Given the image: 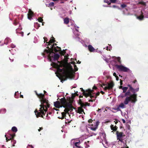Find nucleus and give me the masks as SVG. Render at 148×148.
<instances>
[{"label":"nucleus","mask_w":148,"mask_h":148,"mask_svg":"<svg viewBox=\"0 0 148 148\" xmlns=\"http://www.w3.org/2000/svg\"><path fill=\"white\" fill-rule=\"evenodd\" d=\"M18 94V92L17 91V92H16L15 94V97L16 98H18V95L17 96V94Z\"/></svg>","instance_id":"obj_28"},{"label":"nucleus","mask_w":148,"mask_h":148,"mask_svg":"<svg viewBox=\"0 0 148 148\" xmlns=\"http://www.w3.org/2000/svg\"><path fill=\"white\" fill-rule=\"evenodd\" d=\"M87 130L88 131V129L87 128Z\"/></svg>","instance_id":"obj_63"},{"label":"nucleus","mask_w":148,"mask_h":148,"mask_svg":"<svg viewBox=\"0 0 148 148\" xmlns=\"http://www.w3.org/2000/svg\"><path fill=\"white\" fill-rule=\"evenodd\" d=\"M55 110H56V111H58V109H55Z\"/></svg>","instance_id":"obj_59"},{"label":"nucleus","mask_w":148,"mask_h":148,"mask_svg":"<svg viewBox=\"0 0 148 148\" xmlns=\"http://www.w3.org/2000/svg\"><path fill=\"white\" fill-rule=\"evenodd\" d=\"M94 88H95V89H96V87H94Z\"/></svg>","instance_id":"obj_61"},{"label":"nucleus","mask_w":148,"mask_h":148,"mask_svg":"<svg viewBox=\"0 0 148 148\" xmlns=\"http://www.w3.org/2000/svg\"><path fill=\"white\" fill-rule=\"evenodd\" d=\"M101 92L102 93V94H103L104 93V92L102 91H101Z\"/></svg>","instance_id":"obj_46"},{"label":"nucleus","mask_w":148,"mask_h":148,"mask_svg":"<svg viewBox=\"0 0 148 148\" xmlns=\"http://www.w3.org/2000/svg\"><path fill=\"white\" fill-rule=\"evenodd\" d=\"M88 122L90 123L88 125V128L91 130L95 131L98 128L99 122L98 121H93L91 119H89L88 120Z\"/></svg>","instance_id":"obj_5"},{"label":"nucleus","mask_w":148,"mask_h":148,"mask_svg":"<svg viewBox=\"0 0 148 148\" xmlns=\"http://www.w3.org/2000/svg\"><path fill=\"white\" fill-rule=\"evenodd\" d=\"M76 30L77 32H78V30L77 29H76Z\"/></svg>","instance_id":"obj_58"},{"label":"nucleus","mask_w":148,"mask_h":148,"mask_svg":"<svg viewBox=\"0 0 148 148\" xmlns=\"http://www.w3.org/2000/svg\"><path fill=\"white\" fill-rule=\"evenodd\" d=\"M117 123V122H115V124H116Z\"/></svg>","instance_id":"obj_62"},{"label":"nucleus","mask_w":148,"mask_h":148,"mask_svg":"<svg viewBox=\"0 0 148 148\" xmlns=\"http://www.w3.org/2000/svg\"><path fill=\"white\" fill-rule=\"evenodd\" d=\"M116 67L118 70L120 71H123L124 72H127L129 70V69L121 65H117Z\"/></svg>","instance_id":"obj_7"},{"label":"nucleus","mask_w":148,"mask_h":148,"mask_svg":"<svg viewBox=\"0 0 148 148\" xmlns=\"http://www.w3.org/2000/svg\"><path fill=\"white\" fill-rule=\"evenodd\" d=\"M112 110H115L116 112L119 111H121V110L119 108V106H118L116 108H112ZM112 111H113L112 110Z\"/></svg>","instance_id":"obj_20"},{"label":"nucleus","mask_w":148,"mask_h":148,"mask_svg":"<svg viewBox=\"0 0 148 148\" xmlns=\"http://www.w3.org/2000/svg\"><path fill=\"white\" fill-rule=\"evenodd\" d=\"M54 5V3L53 2H52L51 3H49V7H50V6H53Z\"/></svg>","instance_id":"obj_29"},{"label":"nucleus","mask_w":148,"mask_h":148,"mask_svg":"<svg viewBox=\"0 0 148 148\" xmlns=\"http://www.w3.org/2000/svg\"><path fill=\"white\" fill-rule=\"evenodd\" d=\"M20 97L23 98V95H20Z\"/></svg>","instance_id":"obj_48"},{"label":"nucleus","mask_w":148,"mask_h":148,"mask_svg":"<svg viewBox=\"0 0 148 148\" xmlns=\"http://www.w3.org/2000/svg\"><path fill=\"white\" fill-rule=\"evenodd\" d=\"M128 88L127 87H123L122 88L123 92H125L127 90Z\"/></svg>","instance_id":"obj_21"},{"label":"nucleus","mask_w":148,"mask_h":148,"mask_svg":"<svg viewBox=\"0 0 148 148\" xmlns=\"http://www.w3.org/2000/svg\"><path fill=\"white\" fill-rule=\"evenodd\" d=\"M74 69L75 71H76L78 70V69L75 65L74 66Z\"/></svg>","instance_id":"obj_30"},{"label":"nucleus","mask_w":148,"mask_h":148,"mask_svg":"<svg viewBox=\"0 0 148 148\" xmlns=\"http://www.w3.org/2000/svg\"><path fill=\"white\" fill-rule=\"evenodd\" d=\"M11 47L12 48H14L15 47V46L13 44H11Z\"/></svg>","instance_id":"obj_36"},{"label":"nucleus","mask_w":148,"mask_h":148,"mask_svg":"<svg viewBox=\"0 0 148 148\" xmlns=\"http://www.w3.org/2000/svg\"><path fill=\"white\" fill-rule=\"evenodd\" d=\"M27 148H34L31 145H29L27 146Z\"/></svg>","instance_id":"obj_37"},{"label":"nucleus","mask_w":148,"mask_h":148,"mask_svg":"<svg viewBox=\"0 0 148 148\" xmlns=\"http://www.w3.org/2000/svg\"><path fill=\"white\" fill-rule=\"evenodd\" d=\"M55 41L54 39H51L49 42H47L49 45H50V48H49V50L45 49L42 54L44 57H47L50 61L51 62V65L57 69V72L56 73V76L60 79L64 77L66 78H70L72 76L71 73L69 72L63 68L60 69V67H62L63 64L62 62L58 60L59 57V54H55L54 52H56L60 51V53L64 55L65 51H62L61 48L58 47H55L56 45H51Z\"/></svg>","instance_id":"obj_1"},{"label":"nucleus","mask_w":148,"mask_h":148,"mask_svg":"<svg viewBox=\"0 0 148 148\" xmlns=\"http://www.w3.org/2000/svg\"><path fill=\"white\" fill-rule=\"evenodd\" d=\"M21 35L22 36H23V32H21Z\"/></svg>","instance_id":"obj_44"},{"label":"nucleus","mask_w":148,"mask_h":148,"mask_svg":"<svg viewBox=\"0 0 148 148\" xmlns=\"http://www.w3.org/2000/svg\"><path fill=\"white\" fill-rule=\"evenodd\" d=\"M64 23L65 24H67L69 22V20L68 18H66L64 19Z\"/></svg>","instance_id":"obj_18"},{"label":"nucleus","mask_w":148,"mask_h":148,"mask_svg":"<svg viewBox=\"0 0 148 148\" xmlns=\"http://www.w3.org/2000/svg\"><path fill=\"white\" fill-rule=\"evenodd\" d=\"M112 7H113V8H116V7H117V8H118V9H120V8H119V7H116L115 5H113L112 6Z\"/></svg>","instance_id":"obj_41"},{"label":"nucleus","mask_w":148,"mask_h":148,"mask_svg":"<svg viewBox=\"0 0 148 148\" xmlns=\"http://www.w3.org/2000/svg\"><path fill=\"white\" fill-rule=\"evenodd\" d=\"M111 48H112L111 46L110 45V46L109 47H107V50L110 51V49H111Z\"/></svg>","instance_id":"obj_31"},{"label":"nucleus","mask_w":148,"mask_h":148,"mask_svg":"<svg viewBox=\"0 0 148 148\" xmlns=\"http://www.w3.org/2000/svg\"><path fill=\"white\" fill-rule=\"evenodd\" d=\"M82 90V91L83 92L84 95L86 97H87L88 96H90V97L92 96L91 95V91L90 90H88L87 91H85L84 90H83L82 88H80Z\"/></svg>","instance_id":"obj_8"},{"label":"nucleus","mask_w":148,"mask_h":148,"mask_svg":"<svg viewBox=\"0 0 148 148\" xmlns=\"http://www.w3.org/2000/svg\"><path fill=\"white\" fill-rule=\"evenodd\" d=\"M36 95L40 99L41 104L40 105V108L38 110L36 109L34 111L35 115L37 117L40 116L43 118V115H45L47 111V109L49 107L50 104L49 103L48 101L44 98L45 95L44 94H40Z\"/></svg>","instance_id":"obj_3"},{"label":"nucleus","mask_w":148,"mask_h":148,"mask_svg":"<svg viewBox=\"0 0 148 148\" xmlns=\"http://www.w3.org/2000/svg\"><path fill=\"white\" fill-rule=\"evenodd\" d=\"M43 129V128L42 127H40L39 129H38V131L40 132V131L41 130H42Z\"/></svg>","instance_id":"obj_39"},{"label":"nucleus","mask_w":148,"mask_h":148,"mask_svg":"<svg viewBox=\"0 0 148 148\" xmlns=\"http://www.w3.org/2000/svg\"><path fill=\"white\" fill-rule=\"evenodd\" d=\"M79 64H80V63H81V62H79V61H78V62H77Z\"/></svg>","instance_id":"obj_53"},{"label":"nucleus","mask_w":148,"mask_h":148,"mask_svg":"<svg viewBox=\"0 0 148 148\" xmlns=\"http://www.w3.org/2000/svg\"><path fill=\"white\" fill-rule=\"evenodd\" d=\"M93 135H96V134H95L94 133H93Z\"/></svg>","instance_id":"obj_57"},{"label":"nucleus","mask_w":148,"mask_h":148,"mask_svg":"<svg viewBox=\"0 0 148 148\" xmlns=\"http://www.w3.org/2000/svg\"><path fill=\"white\" fill-rule=\"evenodd\" d=\"M128 86L129 87V89L125 94V95L126 97L123 103H121L118 106L119 108H125V106L124 104L127 105L130 102L134 103L137 101V94L135 93L138 91L139 88L134 89L132 88L130 85H128Z\"/></svg>","instance_id":"obj_2"},{"label":"nucleus","mask_w":148,"mask_h":148,"mask_svg":"<svg viewBox=\"0 0 148 148\" xmlns=\"http://www.w3.org/2000/svg\"><path fill=\"white\" fill-rule=\"evenodd\" d=\"M10 136L9 138V139L8 138V137H6V135H5V136L6 138V141L7 142H8V140H9L12 139V138H14V136H15V135L14 134H10Z\"/></svg>","instance_id":"obj_12"},{"label":"nucleus","mask_w":148,"mask_h":148,"mask_svg":"<svg viewBox=\"0 0 148 148\" xmlns=\"http://www.w3.org/2000/svg\"><path fill=\"white\" fill-rule=\"evenodd\" d=\"M142 4H143L144 5H145V3L144 2H142Z\"/></svg>","instance_id":"obj_47"},{"label":"nucleus","mask_w":148,"mask_h":148,"mask_svg":"<svg viewBox=\"0 0 148 148\" xmlns=\"http://www.w3.org/2000/svg\"><path fill=\"white\" fill-rule=\"evenodd\" d=\"M10 42V40L9 38H6L4 40V43L7 44Z\"/></svg>","instance_id":"obj_17"},{"label":"nucleus","mask_w":148,"mask_h":148,"mask_svg":"<svg viewBox=\"0 0 148 148\" xmlns=\"http://www.w3.org/2000/svg\"><path fill=\"white\" fill-rule=\"evenodd\" d=\"M86 105L85 104H84L83 103H81V107L82 108H85V107H86Z\"/></svg>","instance_id":"obj_24"},{"label":"nucleus","mask_w":148,"mask_h":148,"mask_svg":"<svg viewBox=\"0 0 148 148\" xmlns=\"http://www.w3.org/2000/svg\"><path fill=\"white\" fill-rule=\"evenodd\" d=\"M50 119V118H48L47 119H48H48Z\"/></svg>","instance_id":"obj_64"},{"label":"nucleus","mask_w":148,"mask_h":148,"mask_svg":"<svg viewBox=\"0 0 148 148\" xmlns=\"http://www.w3.org/2000/svg\"><path fill=\"white\" fill-rule=\"evenodd\" d=\"M44 42H46V41H47V38H46L45 37H44Z\"/></svg>","instance_id":"obj_40"},{"label":"nucleus","mask_w":148,"mask_h":148,"mask_svg":"<svg viewBox=\"0 0 148 148\" xmlns=\"http://www.w3.org/2000/svg\"><path fill=\"white\" fill-rule=\"evenodd\" d=\"M12 130L13 131L15 132L17 131V129L15 127H13L12 129Z\"/></svg>","instance_id":"obj_22"},{"label":"nucleus","mask_w":148,"mask_h":148,"mask_svg":"<svg viewBox=\"0 0 148 148\" xmlns=\"http://www.w3.org/2000/svg\"><path fill=\"white\" fill-rule=\"evenodd\" d=\"M110 0H104V1L105 3H107L108 5H109L110 4Z\"/></svg>","instance_id":"obj_26"},{"label":"nucleus","mask_w":148,"mask_h":148,"mask_svg":"<svg viewBox=\"0 0 148 148\" xmlns=\"http://www.w3.org/2000/svg\"><path fill=\"white\" fill-rule=\"evenodd\" d=\"M119 88H122H122H123L122 86H120L119 87Z\"/></svg>","instance_id":"obj_49"},{"label":"nucleus","mask_w":148,"mask_h":148,"mask_svg":"<svg viewBox=\"0 0 148 148\" xmlns=\"http://www.w3.org/2000/svg\"><path fill=\"white\" fill-rule=\"evenodd\" d=\"M38 20L39 22H42L43 21V19L42 18L40 17L38 19Z\"/></svg>","instance_id":"obj_32"},{"label":"nucleus","mask_w":148,"mask_h":148,"mask_svg":"<svg viewBox=\"0 0 148 148\" xmlns=\"http://www.w3.org/2000/svg\"><path fill=\"white\" fill-rule=\"evenodd\" d=\"M34 27H35L37 29H38L40 27V25L39 24H38L37 23H35L34 24Z\"/></svg>","instance_id":"obj_23"},{"label":"nucleus","mask_w":148,"mask_h":148,"mask_svg":"<svg viewBox=\"0 0 148 148\" xmlns=\"http://www.w3.org/2000/svg\"><path fill=\"white\" fill-rule=\"evenodd\" d=\"M113 75L116 78V79L117 80H118L119 79L118 77L116 75V74L115 73H114L113 74Z\"/></svg>","instance_id":"obj_25"},{"label":"nucleus","mask_w":148,"mask_h":148,"mask_svg":"<svg viewBox=\"0 0 148 148\" xmlns=\"http://www.w3.org/2000/svg\"><path fill=\"white\" fill-rule=\"evenodd\" d=\"M79 144V142H75L74 143L75 145L77 147H79L78 145Z\"/></svg>","instance_id":"obj_27"},{"label":"nucleus","mask_w":148,"mask_h":148,"mask_svg":"<svg viewBox=\"0 0 148 148\" xmlns=\"http://www.w3.org/2000/svg\"><path fill=\"white\" fill-rule=\"evenodd\" d=\"M27 14L28 18L31 20L32 19V17L33 16V12L30 9L29 10Z\"/></svg>","instance_id":"obj_10"},{"label":"nucleus","mask_w":148,"mask_h":148,"mask_svg":"<svg viewBox=\"0 0 148 148\" xmlns=\"http://www.w3.org/2000/svg\"><path fill=\"white\" fill-rule=\"evenodd\" d=\"M116 1V0H110V2L113 3H115Z\"/></svg>","instance_id":"obj_35"},{"label":"nucleus","mask_w":148,"mask_h":148,"mask_svg":"<svg viewBox=\"0 0 148 148\" xmlns=\"http://www.w3.org/2000/svg\"><path fill=\"white\" fill-rule=\"evenodd\" d=\"M54 105L56 107L58 108L62 107L61 103L58 101H57L54 102Z\"/></svg>","instance_id":"obj_11"},{"label":"nucleus","mask_w":148,"mask_h":148,"mask_svg":"<svg viewBox=\"0 0 148 148\" xmlns=\"http://www.w3.org/2000/svg\"><path fill=\"white\" fill-rule=\"evenodd\" d=\"M101 110V109H98V111H100Z\"/></svg>","instance_id":"obj_54"},{"label":"nucleus","mask_w":148,"mask_h":148,"mask_svg":"<svg viewBox=\"0 0 148 148\" xmlns=\"http://www.w3.org/2000/svg\"><path fill=\"white\" fill-rule=\"evenodd\" d=\"M58 0H52V1H58Z\"/></svg>","instance_id":"obj_50"},{"label":"nucleus","mask_w":148,"mask_h":148,"mask_svg":"<svg viewBox=\"0 0 148 148\" xmlns=\"http://www.w3.org/2000/svg\"><path fill=\"white\" fill-rule=\"evenodd\" d=\"M46 93V92L45 91H44V94H45Z\"/></svg>","instance_id":"obj_55"},{"label":"nucleus","mask_w":148,"mask_h":148,"mask_svg":"<svg viewBox=\"0 0 148 148\" xmlns=\"http://www.w3.org/2000/svg\"><path fill=\"white\" fill-rule=\"evenodd\" d=\"M88 48L89 51L90 52H93L95 50V49L91 45L88 46Z\"/></svg>","instance_id":"obj_14"},{"label":"nucleus","mask_w":148,"mask_h":148,"mask_svg":"<svg viewBox=\"0 0 148 148\" xmlns=\"http://www.w3.org/2000/svg\"><path fill=\"white\" fill-rule=\"evenodd\" d=\"M30 33H28L27 35H28L30 34Z\"/></svg>","instance_id":"obj_60"},{"label":"nucleus","mask_w":148,"mask_h":148,"mask_svg":"<svg viewBox=\"0 0 148 148\" xmlns=\"http://www.w3.org/2000/svg\"><path fill=\"white\" fill-rule=\"evenodd\" d=\"M126 5L125 4H123L121 5V6L123 8H124L126 7Z\"/></svg>","instance_id":"obj_38"},{"label":"nucleus","mask_w":148,"mask_h":148,"mask_svg":"<svg viewBox=\"0 0 148 148\" xmlns=\"http://www.w3.org/2000/svg\"><path fill=\"white\" fill-rule=\"evenodd\" d=\"M77 112L79 114H82L83 113L85 114V112H84L83 109L81 107H79L77 110Z\"/></svg>","instance_id":"obj_13"},{"label":"nucleus","mask_w":148,"mask_h":148,"mask_svg":"<svg viewBox=\"0 0 148 148\" xmlns=\"http://www.w3.org/2000/svg\"><path fill=\"white\" fill-rule=\"evenodd\" d=\"M116 134L117 139L119 141H121V139L123 138V136H125V135L123 134V133L122 132H119L118 131H117Z\"/></svg>","instance_id":"obj_9"},{"label":"nucleus","mask_w":148,"mask_h":148,"mask_svg":"<svg viewBox=\"0 0 148 148\" xmlns=\"http://www.w3.org/2000/svg\"><path fill=\"white\" fill-rule=\"evenodd\" d=\"M61 106H63L65 108L64 111L65 112H61V116H59L58 118L60 119H63L64 118L65 116V113H69V112L70 111V112L72 111L73 108V107H66V102L65 99H62L61 100Z\"/></svg>","instance_id":"obj_4"},{"label":"nucleus","mask_w":148,"mask_h":148,"mask_svg":"<svg viewBox=\"0 0 148 148\" xmlns=\"http://www.w3.org/2000/svg\"><path fill=\"white\" fill-rule=\"evenodd\" d=\"M117 60L119 62V63H120V59L121 58L120 57H118L116 58Z\"/></svg>","instance_id":"obj_33"},{"label":"nucleus","mask_w":148,"mask_h":148,"mask_svg":"<svg viewBox=\"0 0 148 148\" xmlns=\"http://www.w3.org/2000/svg\"><path fill=\"white\" fill-rule=\"evenodd\" d=\"M106 71H105L104 73H103V74L104 75H106Z\"/></svg>","instance_id":"obj_52"},{"label":"nucleus","mask_w":148,"mask_h":148,"mask_svg":"<svg viewBox=\"0 0 148 148\" xmlns=\"http://www.w3.org/2000/svg\"><path fill=\"white\" fill-rule=\"evenodd\" d=\"M143 15H145L146 14L144 13L142 11V15H141L140 16H138L137 17V18L140 20H143L144 18V16Z\"/></svg>","instance_id":"obj_15"},{"label":"nucleus","mask_w":148,"mask_h":148,"mask_svg":"<svg viewBox=\"0 0 148 148\" xmlns=\"http://www.w3.org/2000/svg\"><path fill=\"white\" fill-rule=\"evenodd\" d=\"M99 94H100L99 92H97V93H96V95H97V96H98V95H99Z\"/></svg>","instance_id":"obj_43"},{"label":"nucleus","mask_w":148,"mask_h":148,"mask_svg":"<svg viewBox=\"0 0 148 148\" xmlns=\"http://www.w3.org/2000/svg\"><path fill=\"white\" fill-rule=\"evenodd\" d=\"M114 84L112 82L110 83H107L105 84H103L102 87L104 88L105 90H110L114 86Z\"/></svg>","instance_id":"obj_6"},{"label":"nucleus","mask_w":148,"mask_h":148,"mask_svg":"<svg viewBox=\"0 0 148 148\" xmlns=\"http://www.w3.org/2000/svg\"><path fill=\"white\" fill-rule=\"evenodd\" d=\"M106 7H112L111 6H108V5H107V6H106Z\"/></svg>","instance_id":"obj_51"},{"label":"nucleus","mask_w":148,"mask_h":148,"mask_svg":"<svg viewBox=\"0 0 148 148\" xmlns=\"http://www.w3.org/2000/svg\"><path fill=\"white\" fill-rule=\"evenodd\" d=\"M111 129L113 131H116L117 129V127L116 126H114L113 125H111L110 126Z\"/></svg>","instance_id":"obj_16"},{"label":"nucleus","mask_w":148,"mask_h":148,"mask_svg":"<svg viewBox=\"0 0 148 148\" xmlns=\"http://www.w3.org/2000/svg\"><path fill=\"white\" fill-rule=\"evenodd\" d=\"M12 142L13 143V146H14V145L16 144V142L15 140H13L12 141Z\"/></svg>","instance_id":"obj_34"},{"label":"nucleus","mask_w":148,"mask_h":148,"mask_svg":"<svg viewBox=\"0 0 148 148\" xmlns=\"http://www.w3.org/2000/svg\"><path fill=\"white\" fill-rule=\"evenodd\" d=\"M6 110L5 109H3L0 110V114H4L6 112Z\"/></svg>","instance_id":"obj_19"},{"label":"nucleus","mask_w":148,"mask_h":148,"mask_svg":"<svg viewBox=\"0 0 148 148\" xmlns=\"http://www.w3.org/2000/svg\"><path fill=\"white\" fill-rule=\"evenodd\" d=\"M120 96H121V97H122V98H123V97H124V96H121V95H120Z\"/></svg>","instance_id":"obj_56"},{"label":"nucleus","mask_w":148,"mask_h":148,"mask_svg":"<svg viewBox=\"0 0 148 148\" xmlns=\"http://www.w3.org/2000/svg\"><path fill=\"white\" fill-rule=\"evenodd\" d=\"M18 24V23L17 22H15L14 23V24L15 25H17Z\"/></svg>","instance_id":"obj_42"},{"label":"nucleus","mask_w":148,"mask_h":148,"mask_svg":"<svg viewBox=\"0 0 148 148\" xmlns=\"http://www.w3.org/2000/svg\"><path fill=\"white\" fill-rule=\"evenodd\" d=\"M122 121H123V122L124 123H125V120H124V119H123Z\"/></svg>","instance_id":"obj_45"}]
</instances>
